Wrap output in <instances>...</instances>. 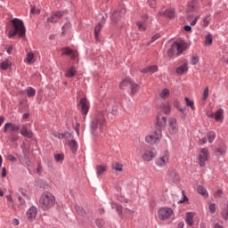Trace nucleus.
Here are the masks:
<instances>
[{
	"instance_id": "nucleus-57",
	"label": "nucleus",
	"mask_w": 228,
	"mask_h": 228,
	"mask_svg": "<svg viewBox=\"0 0 228 228\" xmlns=\"http://www.w3.org/2000/svg\"><path fill=\"white\" fill-rule=\"evenodd\" d=\"M216 152L219 156H224V154H225V148H218Z\"/></svg>"
},
{
	"instance_id": "nucleus-56",
	"label": "nucleus",
	"mask_w": 228,
	"mask_h": 228,
	"mask_svg": "<svg viewBox=\"0 0 228 228\" xmlns=\"http://www.w3.org/2000/svg\"><path fill=\"white\" fill-rule=\"evenodd\" d=\"M19 192L20 193V195H22V197H28V191H26V189L20 188Z\"/></svg>"
},
{
	"instance_id": "nucleus-58",
	"label": "nucleus",
	"mask_w": 228,
	"mask_h": 228,
	"mask_svg": "<svg viewBox=\"0 0 228 228\" xmlns=\"http://www.w3.org/2000/svg\"><path fill=\"white\" fill-rule=\"evenodd\" d=\"M67 29H70V23H65V25L62 27V33H65Z\"/></svg>"
},
{
	"instance_id": "nucleus-32",
	"label": "nucleus",
	"mask_w": 228,
	"mask_h": 228,
	"mask_svg": "<svg viewBox=\"0 0 228 228\" xmlns=\"http://www.w3.org/2000/svg\"><path fill=\"white\" fill-rule=\"evenodd\" d=\"M65 76H66V77H74V76H76V68L75 67L69 68L66 71Z\"/></svg>"
},
{
	"instance_id": "nucleus-45",
	"label": "nucleus",
	"mask_w": 228,
	"mask_h": 228,
	"mask_svg": "<svg viewBox=\"0 0 228 228\" xmlns=\"http://www.w3.org/2000/svg\"><path fill=\"white\" fill-rule=\"evenodd\" d=\"M205 44H206V45H211L213 44V37L211 36V34H208L206 37Z\"/></svg>"
},
{
	"instance_id": "nucleus-21",
	"label": "nucleus",
	"mask_w": 228,
	"mask_h": 228,
	"mask_svg": "<svg viewBox=\"0 0 228 228\" xmlns=\"http://www.w3.org/2000/svg\"><path fill=\"white\" fill-rule=\"evenodd\" d=\"M176 74L179 76L184 74V72H188V62L183 63L180 67H178L175 70Z\"/></svg>"
},
{
	"instance_id": "nucleus-29",
	"label": "nucleus",
	"mask_w": 228,
	"mask_h": 228,
	"mask_svg": "<svg viewBox=\"0 0 228 228\" xmlns=\"http://www.w3.org/2000/svg\"><path fill=\"white\" fill-rule=\"evenodd\" d=\"M132 81L133 80H131L130 78H126L119 84V87L121 88V90H124V88H126V86H131Z\"/></svg>"
},
{
	"instance_id": "nucleus-35",
	"label": "nucleus",
	"mask_w": 228,
	"mask_h": 228,
	"mask_svg": "<svg viewBox=\"0 0 228 228\" xmlns=\"http://www.w3.org/2000/svg\"><path fill=\"white\" fill-rule=\"evenodd\" d=\"M197 191L198 193H200V195H202L203 197H208V190H206L204 186L199 185L197 188Z\"/></svg>"
},
{
	"instance_id": "nucleus-20",
	"label": "nucleus",
	"mask_w": 228,
	"mask_h": 228,
	"mask_svg": "<svg viewBox=\"0 0 228 228\" xmlns=\"http://www.w3.org/2000/svg\"><path fill=\"white\" fill-rule=\"evenodd\" d=\"M214 118L216 122H222L224 120V109H219L214 114Z\"/></svg>"
},
{
	"instance_id": "nucleus-40",
	"label": "nucleus",
	"mask_w": 228,
	"mask_h": 228,
	"mask_svg": "<svg viewBox=\"0 0 228 228\" xmlns=\"http://www.w3.org/2000/svg\"><path fill=\"white\" fill-rule=\"evenodd\" d=\"M208 209L211 215H215V213H216V204L211 202L208 203Z\"/></svg>"
},
{
	"instance_id": "nucleus-59",
	"label": "nucleus",
	"mask_w": 228,
	"mask_h": 228,
	"mask_svg": "<svg viewBox=\"0 0 228 228\" xmlns=\"http://www.w3.org/2000/svg\"><path fill=\"white\" fill-rule=\"evenodd\" d=\"M194 6H195V3H194V2H191V3L188 4V10H189V12H193Z\"/></svg>"
},
{
	"instance_id": "nucleus-26",
	"label": "nucleus",
	"mask_w": 228,
	"mask_h": 228,
	"mask_svg": "<svg viewBox=\"0 0 228 228\" xmlns=\"http://www.w3.org/2000/svg\"><path fill=\"white\" fill-rule=\"evenodd\" d=\"M12 67V61L10 60H5L2 63H0V69L2 70H8Z\"/></svg>"
},
{
	"instance_id": "nucleus-49",
	"label": "nucleus",
	"mask_w": 228,
	"mask_h": 228,
	"mask_svg": "<svg viewBox=\"0 0 228 228\" xmlns=\"http://www.w3.org/2000/svg\"><path fill=\"white\" fill-rule=\"evenodd\" d=\"M199 63V56L194 55L191 58V65H197Z\"/></svg>"
},
{
	"instance_id": "nucleus-54",
	"label": "nucleus",
	"mask_w": 228,
	"mask_h": 228,
	"mask_svg": "<svg viewBox=\"0 0 228 228\" xmlns=\"http://www.w3.org/2000/svg\"><path fill=\"white\" fill-rule=\"evenodd\" d=\"M182 194L183 199L178 200V204H183V202H186V200H188V196H186V194H184V191H182Z\"/></svg>"
},
{
	"instance_id": "nucleus-9",
	"label": "nucleus",
	"mask_w": 228,
	"mask_h": 228,
	"mask_svg": "<svg viewBox=\"0 0 228 228\" xmlns=\"http://www.w3.org/2000/svg\"><path fill=\"white\" fill-rule=\"evenodd\" d=\"M173 213L174 210L170 208H161L158 211L159 220H167V218H170Z\"/></svg>"
},
{
	"instance_id": "nucleus-55",
	"label": "nucleus",
	"mask_w": 228,
	"mask_h": 228,
	"mask_svg": "<svg viewBox=\"0 0 228 228\" xmlns=\"http://www.w3.org/2000/svg\"><path fill=\"white\" fill-rule=\"evenodd\" d=\"M7 159L9 161H12V163H17V158H15V156L10 154L7 156Z\"/></svg>"
},
{
	"instance_id": "nucleus-14",
	"label": "nucleus",
	"mask_w": 228,
	"mask_h": 228,
	"mask_svg": "<svg viewBox=\"0 0 228 228\" xmlns=\"http://www.w3.org/2000/svg\"><path fill=\"white\" fill-rule=\"evenodd\" d=\"M38 213V208L37 207L32 206L27 211V218L28 222H33L37 218V215Z\"/></svg>"
},
{
	"instance_id": "nucleus-34",
	"label": "nucleus",
	"mask_w": 228,
	"mask_h": 228,
	"mask_svg": "<svg viewBox=\"0 0 228 228\" xmlns=\"http://www.w3.org/2000/svg\"><path fill=\"white\" fill-rule=\"evenodd\" d=\"M105 172H106V166L98 165L96 167V174L98 177H100V175H102Z\"/></svg>"
},
{
	"instance_id": "nucleus-31",
	"label": "nucleus",
	"mask_w": 228,
	"mask_h": 228,
	"mask_svg": "<svg viewBox=\"0 0 228 228\" xmlns=\"http://www.w3.org/2000/svg\"><path fill=\"white\" fill-rule=\"evenodd\" d=\"M75 210L80 216H86V212L85 211V208L79 205L75 206Z\"/></svg>"
},
{
	"instance_id": "nucleus-17",
	"label": "nucleus",
	"mask_w": 228,
	"mask_h": 228,
	"mask_svg": "<svg viewBox=\"0 0 228 228\" xmlns=\"http://www.w3.org/2000/svg\"><path fill=\"white\" fill-rule=\"evenodd\" d=\"M62 54H64L65 56H69L71 60H76V58H77V52L73 51L69 47H65L62 49Z\"/></svg>"
},
{
	"instance_id": "nucleus-46",
	"label": "nucleus",
	"mask_w": 228,
	"mask_h": 228,
	"mask_svg": "<svg viewBox=\"0 0 228 228\" xmlns=\"http://www.w3.org/2000/svg\"><path fill=\"white\" fill-rule=\"evenodd\" d=\"M42 172H44V167H42V164L38 163L36 168V174L42 175Z\"/></svg>"
},
{
	"instance_id": "nucleus-13",
	"label": "nucleus",
	"mask_w": 228,
	"mask_h": 228,
	"mask_svg": "<svg viewBox=\"0 0 228 228\" xmlns=\"http://www.w3.org/2000/svg\"><path fill=\"white\" fill-rule=\"evenodd\" d=\"M215 138H216V133L215 131H210L207 134V136L200 141V145H204V143H213L215 142Z\"/></svg>"
},
{
	"instance_id": "nucleus-28",
	"label": "nucleus",
	"mask_w": 228,
	"mask_h": 228,
	"mask_svg": "<svg viewBox=\"0 0 228 228\" xmlns=\"http://www.w3.org/2000/svg\"><path fill=\"white\" fill-rule=\"evenodd\" d=\"M159 97L161 99H168L170 97V90L164 88L160 93H159Z\"/></svg>"
},
{
	"instance_id": "nucleus-64",
	"label": "nucleus",
	"mask_w": 228,
	"mask_h": 228,
	"mask_svg": "<svg viewBox=\"0 0 228 228\" xmlns=\"http://www.w3.org/2000/svg\"><path fill=\"white\" fill-rule=\"evenodd\" d=\"M177 228H184V222H180Z\"/></svg>"
},
{
	"instance_id": "nucleus-33",
	"label": "nucleus",
	"mask_w": 228,
	"mask_h": 228,
	"mask_svg": "<svg viewBox=\"0 0 228 228\" xmlns=\"http://www.w3.org/2000/svg\"><path fill=\"white\" fill-rule=\"evenodd\" d=\"M160 110L165 115H168L170 113V105L168 103H163L160 106Z\"/></svg>"
},
{
	"instance_id": "nucleus-8",
	"label": "nucleus",
	"mask_w": 228,
	"mask_h": 228,
	"mask_svg": "<svg viewBox=\"0 0 228 228\" xmlns=\"http://www.w3.org/2000/svg\"><path fill=\"white\" fill-rule=\"evenodd\" d=\"M169 159L170 155L168 154V151H165L162 155H160L159 158L156 159L155 164L159 168H164V167H167V165H168Z\"/></svg>"
},
{
	"instance_id": "nucleus-42",
	"label": "nucleus",
	"mask_w": 228,
	"mask_h": 228,
	"mask_svg": "<svg viewBox=\"0 0 228 228\" xmlns=\"http://www.w3.org/2000/svg\"><path fill=\"white\" fill-rule=\"evenodd\" d=\"M33 60H35V53H27V62L33 63Z\"/></svg>"
},
{
	"instance_id": "nucleus-39",
	"label": "nucleus",
	"mask_w": 228,
	"mask_h": 228,
	"mask_svg": "<svg viewBox=\"0 0 228 228\" xmlns=\"http://www.w3.org/2000/svg\"><path fill=\"white\" fill-rule=\"evenodd\" d=\"M53 158L57 163H60V161H63V159H65V155H63V153H57L54 154Z\"/></svg>"
},
{
	"instance_id": "nucleus-41",
	"label": "nucleus",
	"mask_w": 228,
	"mask_h": 228,
	"mask_svg": "<svg viewBox=\"0 0 228 228\" xmlns=\"http://www.w3.org/2000/svg\"><path fill=\"white\" fill-rule=\"evenodd\" d=\"M136 26H137L139 31H145V29H147V26L145 25V23H143L142 21H137Z\"/></svg>"
},
{
	"instance_id": "nucleus-6",
	"label": "nucleus",
	"mask_w": 228,
	"mask_h": 228,
	"mask_svg": "<svg viewBox=\"0 0 228 228\" xmlns=\"http://www.w3.org/2000/svg\"><path fill=\"white\" fill-rule=\"evenodd\" d=\"M78 110H80L82 115L86 117L88 115V111H90V102L86 97H83L80 99L78 104Z\"/></svg>"
},
{
	"instance_id": "nucleus-4",
	"label": "nucleus",
	"mask_w": 228,
	"mask_h": 228,
	"mask_svg": "<svg viewBox=\"0 0 228 228\" xmlns=\"http://www.w3.org/2000/svg\"><path fill=\"white\" fill-rule=\"evenodd\" d=\"M55 202L56 199L54 195L49 191H45L40 196L39 207L41 209H44V211H47V209H51V208L54 206Z\"/></svg>"
},
{
	"instance_id": "nucleus-22",
	"label": "nucleus",
	"mask_w": 228,
	"mask_h": 228,
	"mask_svg": "<svg viewBox=\"0 0 228 228\" xmlns=\"http://www.w3.org/2000/svg\"><path fill=\"white\" fill-rule=\"evenodd\" d=\"M141 71L145 74H147V73L154 74V72H158V66H156V65L149 66L147 68L142 69Z\"/></svg>"
},
{
	"instance_id": "nucleus-5",
	"label": "nucleus",
	"mask_w": 228,
	"mask_h": 228,
	"mask_svg": "<svg viewBox=\"0 0 228 228\" xmlns=\"http://www.w3.org/2000/svg\"><path fill=\"white\" fill-rule=\"evenodd\" d=\"M175 52L177 53V54H183V53L184 52V45L179 42L173 43L170 49L167 51L169 58H172L174 54H175Z\"/></svg>"
},
{
	"instance_id": "nucleus-48",
	"label": "nucleus",
	"mask_w": 228,
	"mask_h": 228,
	"mask_svg": "<svg viewBox=\"0 0 228 228\" xmlns=\"http://www.w3.org/2000/svg\"><path fill=\"white\" fill-rule=\"evenodd\" d=\"M209 97V87H205L203 91V101H206Z\"/></svg>"
},
{
	"instance_id": "nucleus-50",
	"label": "nucleus",
	"mask_w": 228,
	"mask_h": 228,
	"mask_svg": "<svg viewBox=\"0 0 228 228\" xmlns=\"http://www.w3.org/2000/svg\"><path fill=\"white\" fill-rule=\"evenodd\" d=\"M209 20H211V17L209 15H207L203 20V26L207 28V26H209Z\"/></svg>"
},
{
	"instance_id": "nucleus-47",
	"label": "nucleus",
	"mask_w": 228,
	"mask_h": 228,
	"mask_svg": "<svg viewBox=\"0 0 228 228\" xmlns=\"http://www.w3.org/2000/svg\"><path fill=\"white\" fill-rule=\"evenodd\" d=\"M186 106H188L189 108H191V110H193L194 106H193V101L190 100V98L185 97L184 98Z\"/></svg>"
},
{
	"instance_id": "nucleus-44",
	"label": "nucleus",
	"mask_w": 228,
	"mask_h": 228,
	"mask_svg": "<svg viewBox=\"0 0 228 228\" xmlns=\"http://www.w3.org/2000/svg\"><path fill=\"white\" fill-rule=\"evenodd\" d=\"M111 208L116 209L117 213H118V215H122V206L118 205V204H112Z\"/></svg>"
},
{
	"instance_id": "nucleus-25",
	"label": "nucleus",
	"mask_w": 228,
	"mask_h": 228,
	"mask_svg": "<svg viewBox=\"0 0 228 228\" xmlns=\"http://www.w3.org/2000/svg\"><path fill=\"white\" fill-rule=\"evenodd\" d=\"M130 90H131V94H137V92L140 91V85L134 83V81L132 80L130 84Z\"/></svg>"
},
{
	"instance_id": "nucleus-11",
	"label": "nucleus",
	"mask_w": 228,
	"mask_h": 228,
	"mask_svg": "<svg viewBox=\"0 0 228 228\" xmlns=\"http://www.w3.org/2000/svg\"><path fill=\"white\" fill-rule=\"evenodd\" d=\"M20 126L12 122L5 123L4 126V133H17V131H20Z\"/></svg>"
},
{
	"instance_id": "nucleus-2",
	"label": "nucleus",
	"mask_w": 228,
	"mask_h": 228,
	"mask_svg": "<svg viewBox=\"0 0 228 228\" xmlns=\"http://www.w3.org/2000/svg\"><path fill=\"white\" fill-rule=\"evenodd\" d=\"M24 38L26 37V26H24V21L22 20L14 18L11 20V27L8 30V38Z\"/></svg>"
},
{
	"instance_id": "nucleus-37",
	"label": "nucleus",
	"mask_w": 228,
	"mask_h": 228,
	"mask_svg": "<svg viewBox=\"0 0 228 228\" xmlns=\"http://www.w3.org/2000/svg\"><path fill=\"white\" fill-rule=\"evenodd\" d=\"M221 216L224 220H228V205L222 209Z\"/></svg>"
},
{
	"instance_id": "nucleus-10",
	"label": "nucleus",
	"mask_w": 228,
	"mask_h": 228,
	"mask_svg": "<svg viewBox=\"0 0 228 228\" xmlns=\"http://www.w3.org/2000/svg\"><path fill=\"white\" fill-rule=\"evenodd\" d=\"M126 15V7L124 6H119L118 11H114L110 16V19L112 22H118V19L120 17H124Z\"/></svg>"
},
{
	"instance_id": "nucleus-43",
	"label": "nucleus",
	"mask_w": 228,
	"mask_h": 228,
	"mask_svg": "<svg viewBox=\"0 0 228 228\" xmlns=\"http://www.w3.org/2000/svg\"><path fill=\"white\" fill-rule=\"evenodd\" d=\"M18 200H19L20 208H21V209H24V208H26V200L22 199V196H19Z\"/></svg>"
},
{
	"instance_id": "nucleus-24",
	"label": "nucleus",
	"mask_w": 228,
	"mask_h": 228,
	"mask_svg": "<svg viewBox=\"0 0 228 228\" xmlns=\"http://www.w3.org/2000/svg\"><path fill=\"white\" fill-rule=\"evenodd\" d=\"M185 224H187L189 227H191V225H193V213L189 212L186 214Z\"/></svg>"
},
{
	"instance_id": "nucleus-38",
	"label": "nucleus",
	"mask_w": 228,
	"mask_h": 228,
	"mask_svg": "<svg viewBox=\"0 0 228 228\" xmlns=\"http://www.w3.org/2000/svg\"><path fill=\"white\" fill-rule=\"evenodd\" d=\"M101 29H102V23H98L94 28L95 38H98L99 33H101Z\"/></svg>"
},
{
	"instance_id": "nucleus-61",
	"label": "nucleus",
	"mask_w": 228,
	"mask_h": 228,
	"mask_svg": "<svg viewBox=\"0 0 228 228\" xmlns=\"http://www.w3.org/2000/svg\"><path fill=\"white\" fill-rule=\"evenodd\" d=\"M12 52H13V46L12 45L8 46L6 49L7 54H12Z\"/></svg>"
},
{
	"instance_id": "nucleus-16",
	"label": "nucleus",
	"mask_w": 228,
	"mask_h": 228,
	"mask_svg": "<svg viewBox=\"0 0 228 228\" xmlns=\"http://www.w3.org/2000/svg\"><path fill=\"white\" fill-rule=\"evenodd\" d=\"M62 17L63 12L57 11L52 13V15L48 17L46 20L47 22H58V20H60V19H61Z\"/></svg>"
},
{
	"instance_id": "nucleus-15",
	"label": "nucleus",
	"mask_w": 228,
	"mask_h": 228,
	"mask_svg": "<svg viewBox=\"0 0 228 228\" xmlns=\"http://www.w3.org/2000/svg\"><path fill=\"white\" fill-rule=\"evenodd\" d=\"M168 131L171 134H175L177 133V120L174 118H169L168 119Z\"/></svg>"
},
{
	"instance_id": "nucleus-19",
	"label": "nucleus",
	"mask_w": 228,
	"mask_h": 228,
	"mask_svg": "<svg viewBox=\"0 0 228 228\" xmlns=\"http://www.w3.org/2000/svg\"><path fill=\"white\" fill-rule=\"evenodd\" d=\"M159 14L166 15L167 17H168V19H174V17H175V9L171 8L165 12H159Z\"/></svg>"
},
{
	"instance_id": "nucleus-60",
	"label": "nucleus",
	"mask_w": 228,
	"mask_h": 228,
	"mask_svg": "<svg viewBox=\"0 0 228 228\" xmlns=\"http://www.w3.org/2000/svg\"><path fill=\"white\" fill-rule=\"evenodd\" d=\"M112 115H118V106H114L112 107Z\"/></svg>"
},
{
	"instance_id": "nucleus-30",
	"label": "nucleus",
	"mask_w": 228,
	"mask_h": 228,
	"mask_svg": "<svg viewBox=\"0 0 228 228\" xmlns=\"http://www.w3.org/2000/svg\"><path fill=\"white\" fill-rule=\"evenodd\" d=\"M169 177L173 183H175L179 179V175L175 170H169Z\"/></svg>"
},
{
	"instance_id": "nucleus-23",
	"label": "nucleus",
	"mask_w": 228,
	"mask_h": 228,
	"mask_svg": "<svg viewBox=\"0 0 228 228\" xmlns=\"http://www.w3.org/2000/svg\"><path fill=\"white\" fill-rule=\"evenodd\" d=\"M69 145L71 152H73V154H76L77 152V142L72 139L71 141H69Z\"/></svg>"
},
{
	"instance_id": "nucleus-18",
	"label": "nucleus",
	"mask_w": 228,
	"mask_h": 228,
	"mask_svg": "<svg viewBox=\"0 0 228 228\" xmlns=\"http://www.w3.org/2000/svg\"><path fill=\"white\" fill-rule=\"evenodd\" d=\"M20 133L25 138H33V132L28 129V125H22Z\"/></svg>"
},
{
	"instance_id": "nucleus-36",
	"label": "nucleus",
	"mask_w": 228,
	"mask_h": 228,
	"mask_svg": "<svg viewBox=\"0 0 228 228\" xmlns=\"http://www.w3.org/2000/svg\"><path fill=\"white\" fill-rule=\"evenodd\" d=\"M112 168L114 170H116V172H122L123 168H124V166L118 162H115L113 165H112Z\"/></svg>"
},
{
	"instance_id": "nucleus-7",
	"label": "nucleus",
	"mask_w": 228,
	"mask_h": 228,
	"mask_svg": "<svg viewBox=\"0 0 228 228\" xmlns=\"http://www.w3.org/2000/svg\"><path fill=\"white\" fill-rule=\"evenodd\" d=\"M209 159V149L202 148L200 151L198 161L200 167H206V161Z\"/></svg>"
},
{
	"instance_id": "nucleus-27",
	"label": "nucleus",
	"mask_w": 228,
	"mask_h": 228,
	"mask_svg": "<svg viewBox=\"0 0 228 228\" xmlns=\"http://www.w3.org/2000/svg\"><path fill=\"white\" fill-rule=\"evenodd\" d=\"M25 92L27 94V96L29 98L35 97V95H37V90L31 86L27 87Z\"/></svg>"
},
{
	"instance_id": "nucleus-63",
	"label": "nucleus",
	"mask_w": 228,
	"mask_h": 228,
	"mask_svg": "<svg viewBox=\"0 0 228 228\" xmlns=\"http://www.w3.org/2000/svg\"><path fill=\"white\" fill-rule=\"evenodd\" d=\"M2 177H6V167H3L2 168V174H1Z\"/></svg>"
},
{
	"instance_id": "nucleus-1",
	"label": "nucleus",
	"mask_w": 228,
	"mask_h": 228,
	"mask_svg": "<svg viewBox=\"0 0 228 228\" xmlns=\"http://www.w3.org/2000/svg\"><path fill=\"white\" fill-rule=\"evenodd\" d=\"M106 111L108 109L105 111H98L90 122V131L94 137L101 136V133H104Z\"/></svg>"
},
{
	"instance_id": "nucleus-12",
	"label": "nucleus",
	"mask_w": 228,
	"mask_h": 228,
	"mask_svg": "<svg viewBox=\"0 0 228 228\" xmlns=\"http://www.w3.org/2000/svg\"><path fill=\"white\" fill-rule=\"evenodd\" d=\"M157 154L158 152L156 151V149H148L142 154V159L144 161H152Z\"/></svg>"
},
{
	"instance_id": "nucleus-62",
	"label": "nucleus",
	"mask_w": 228,
	"mask_h": 228,
	"mask_svg": "<svg viewBox=\"0 0 228 228\" xmlns=\"http://www.w3.org/2000/svg\"><path fill=\"white\" fill-rule=\"evenodd\" d=\"M199 20V16H196L193 20L191 22V26H195L197 24V21Z\"/></svg>"
},
{
	"instance_id": "nucleus-51",
	"label": "nucleus",
	"mask_w": 228,
	"mask_h": 228,
	"mask_svg": "<svg viewBox=\"0 0 228 228\" xmlns=\"http://www.w3.org/2000/svg\"><path fill=\"white\" fill-rule=\"evenodd\" d=\"M95 224H96L97 227H99V228L104 227V220H102V219H97L95 221Z\"/></svg>"
},
{
	"instance_id": "nucleus-3",
	"label": "nucleus",
	"mask_w": 228,
	"mask_h": 228,
	"mask_svg": "<svg viewBox=\"0 0 228 228\" xmlns=\"http://www.w3.org/2000/svg\"><path fill=\"white\" fill-rule=\"evenodd\" d=\"M167 124V117L159 113L157 116V129L155 134L152 135H148L145 137V142L147 143H156L161 138V127H164Z\"/></svg>"
},
{
	"instance_id": "nucleus-52",
	"label": "nucleus",
	"mask_w": 228,
	"mask_h": 228,
	"mask_svg": "<svg viewBox=\"0 0 228 228\" xmlns=\"http://www.w3.org/2000/svg\"><path fill=\"white\" fill-rule=\"evenodd\" d=\"M30 13H33L34 15H38V13H40V9L37 8L36 6L31 7Z\"/></svg>"
},
{
	"instance_id": "nucleus-53",
	"label": "nucleus",
	"mask_w": 228,
	"mask_h": 228,
	"mask_svg": "<svg viewBox=\"0 0 228 228\" xmlns=\"http://www.w3.org/2000/svg\"><path fill=\"white\" fill-rule=\"evenodd\" d=\"M161 36L159 34H156L155 36H153L151 37V40L150 42H148V45H151V44L156 42V40H158V38H159Z\"/></svg>"
}]
</instances>
